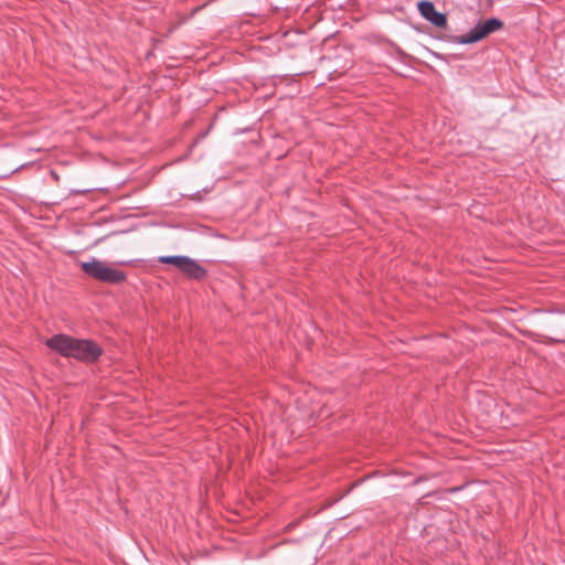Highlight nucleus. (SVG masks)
I'll list each match as a JSON object with an SVG mask.
<instances>
[{
  "instance_id": "3",
  "label": "nucleus",
  "mask_w": 565,
  "mask_h": 565,
  "mask_svg": "<svg viewBox=\"0 0 565 565\" xmlns=\"http://www.w3.org/2000/svg\"><path fill=\"white\" fill-rule=\"evenodd\" d=\"M503 22L499 18H489L483 23L476 24L466 35H451L449 42L454 44L476 43L487 35L500 30Z\"/></svg>"
},
{
  "instance_id": "8",
  "label": "nucleus",
  "mask_w": 565,
  "mask_h": 565,
  "mask_svg": "<svg viewBox=\"0 0 565 565\" xmlns=\"http://www.w3.org/2000/svg\"><path fill=\"white\" fill-rule=\"evenodd\" d=\"M551 341L565 343V340H559V339H551Z\"/></svg>"
},
{
  "instance_id": "4",
  "label": "nucleus",
  "mask_w": 565,
  "mask_h": 565,
  "mask_svg": "<svg viewBox=\"0 0 565 565\" xmlns=\"http://www.w3.org/2000/svg\"><path fill=\"white\" fill-rule=\"evenodd\" d=\"M420 15L437 28H444L447 24V15L437 11L429 0H422L417 3Z\"/></svg>"
},
{
  "instance_id": "6",
  "label": "nucleus",
  "mask_w": 565,
  "mask_h": 565,
  "mask_svg": "<svg viewBox=\"0 0 565 565\" xmlns=\"http://www.w3.org/2000/svg\"><path fill=\"white\" fill-rule=\"evenodd\" d=\"M158 260L161 264H171L180 269L181 266L186 263V255H164L160 256Z\"/></svg>"
},
{
  "instance_id": "10",
  "label": "nucleus",
  "mask_w": 565,
  "mask_h": 565,
  "mask_svg": "<svg viewBox=\"0 0 565 565\" xmlns=\"http://www.w3.org/2000/svg\"><path fill=\"white\" fill-rule=\"evenodd\" d=\"M129 262H119L120 265H125V264H128Z\"/></svg>"
},
{
  "instance_id": "2",
  "label": "nucleus",
  "mask_w": 565,
  "mask_h": 565,
  "mask_svg": "<svg viewBox=\"0 0 565 565\" xmlns=\"http://www.w3.org/2000/svg\"><path fill=\"white\" fill-rule=\"evenodd\" d=\"M81 268L92 278L106 284L117 285L125 281L127 278L124 271L107 266L105 263L94 257L88 262H82Z\"/></svg>"
},
{
  "instance_id": "7",
  "label": "nucleus",
  "mask_w": 565,
  "mask_h": 565,
  "mask_svg": "<svg viewBox=\"0 0 565 565\" xmlns=\"http://www.w3.org/2000/svg\"><path fill=\"white\" fill-rule=\"evenodd\" d=\"M548 313H557V315H565V307L558 308V309H548L546 310Z\"/></svg>"
},
{
  "instance_id": "9",
  "label": "nucleus",
  "mask_w": 565,
  "mask_h": 565,
  "mask_svg": "<svg viewBox=\"0 0 565 565\" xmlns=\"http://www.w3.org/2000/svg\"><path fill=\"white\" fill-rule=\"evenodd\" d=\"M75 193H84L86 192V190H77V191H74Z\"/></svg>"
},
{
  "instance_id": "5",
  "label": "nucleus",
  "mask_w": 565,
  "mask_h": 565,
  "mask_svg": "<svg viewBox=\"0 0 565 565\" xmlns=\"http://www.w3.org/2000/svg\"><path fill=\"white\" fill-rule=\"evenodd\" d=\"M180 270L186 276L198 280L205 278L207 275V270L189 256H186V263L181 266Z\"/></svg>"
},
{
  "instance_id": "1",
  "label": "nucleus",
  "mask_w": 565,
  "mask_h": 565,
  "mask_svg": "<svg viewBox=\"0 0 565 565\" xmlns=\"http://www.w3.org/2000/svg\"><path fill=\"white\" fill-rule=\"evenodd\" d=\"M45 345L64 358H73L84 363L97 361L104 352L102 347L90 339H77L64 333L49 338Z\"/></svg>"
}]
</instances>
